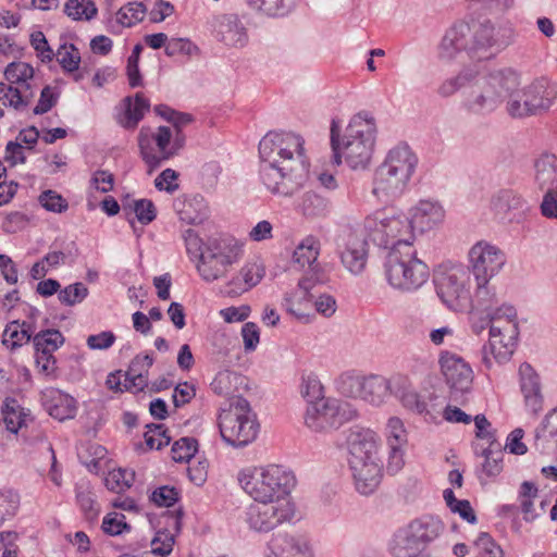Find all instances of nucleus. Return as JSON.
<instances>
[{
	"label": "nucleus",
	"instance_id": "1",
	"mask_svg": "<svg viewBox=\"0 0 557 557\" xmlns=\"http://www.w3.org/2000/svg\"><path fill=\"white\" fill-rule=\"evenodd\" d=\"M304 139L294 133H268L259 143L260 177L272 194L292 196L306 182Z\"/></svg>",
	"mask_w": 557,
	"mask_h": 557
},
{
	"label": "nucleus",
	"instance_id": "2",
	"mask_svg": "<svg viewBox=\"0 0 557 557\" xmlns=\"http://www.w3.org/2000/svg\"><path fill=\"white\" fill-rule=\"evenodd\" d=\"M339 131L338 122L332 120L331 147L334 163L341 164L344 157L352 170L368 168L375 145L376 124L374 117L369 112H359L350 120L342 140Z\"/></svg>",
	"mask_w": 557,
	"mask_h": 557
},
{
	"label": "nucleus",
	"instance_id": "3",
	"mask_svg": "<svg viewBox=\"0 0 557 557\" xmlns=\"http://www.w3.org/2000/svg\"><path fill=\"white\" fill-rule=\"evenodd\" d=\"M346 445L354 486L359 494L369 496L383 476L377 437L369 429L354 428L347 434Z\"/></svg>",
	"mask_w": 557,
	"mask_h": 557
},
{
	"label": "nucleus",
	"instance_id": "4",
	"mask_svg": "<svg viewBox=\"0 0 557 557\" xmlns=\"http://www.w3.org/2000/svg\"><path fill=\"white\" fill-rule=\"evenodd\" d=\"M417 165L418 158L407 144L393 147L374 172L372 194L383 202L400 197L408 189Z\"/></svg>",
	"mask_w": 557,
	"mask_h": 557
},
{
	"label": "nucleus",
	"instance_id": "5",
	"mask_svg": "<svg viewBox=\"0 0 557 557\" xmlns=\"http://www.w3.org/2000/svg\"><path fill=\"white\" fill-rule=\"evenodd\" d=\"M518 84L519 71L510 66L495 69L480 77L478 74L466 95L465 108L474 114L492 113L509 101Z\"/></svg>",
	"mask_w": 557,
	"mask_h": 557
},
{
	"label": "nucleus",
	"instance_id": "6",
	"mask_svg": "<svg viewBox=\"0 0 557 557\" xmlns=\"http://www.w3.org/2000/svg\"><path fill=\"white\" fill-rule=\"evenodd\" d=\"M237 480L244 492L253 500H292L290 492L295 486V476L282 466L248 467L238 472Z\"/></svg>",
	"mask_w": 557,
	"mask_h": 557
},
{
	"label": "nucleus",
	"instance_id": "7",
	"mask_svg": "<svg viewBox=\"0 0 557 557\" xmlns=\"http://www.w3.org/2000/svg\"><path fill=\"white\" fill-rule=\"evenodd\" d=\"M388 284L401 292H413L425 284L430 277L426 263L417 257L412 245L392 248L384 263Z\"/></svg>",
	"mask_w": 557,
	"mask_h": 557
},
{
	"label": "nucleus",
	"instance_id": "8",
	"mask_svg": "<svg viewBox=\"0 0 557 557\" xmlns=\"http://www.w3.org/2000/svg\"><path fill=\"white\" fill-rule=\"evenodd\" d=\"M557 99V85L545 76L534 78L522 86V74L519 72V84L506 103V112L512 119H527L549 110Z\"/></svg>",
	"mask_w": 557,
	"mask_h": 557
},
{
	"label": "nucleus",
	"instance_id": "9",
	"mask_svg": "<svg viewBox=\"0 0 557 557\" xmlns=\"http://www.w3.org/2000/svg\"><path fill=\"white\" fill-rule=\"evenodd\" d=\"M220 434L224 442L234 447H244L252 443L259 432L257 417L247 399L233 397L228 408L219 414Z\"/></svg>",
	"mask_w": 557,
	"mask_h": 557
},
{
	"label": "nucleus",
	"instance_id": "10",
	"mask_svg": "<svg viewBox=\"0 0 557 557\" xmlns=\"http://www.w3.org/2000/svg\"><path fill=\"white\" fill-rule=\"evenodd\" d=\"M443 531L444 524L437 517L423 516L414 519L395 533L391 553L394 557H429L423 552Z\"/></svg>",
	"mask_w": 557,
	"mask_h": 557
},
{
	"label": "nucleus",
	"instance_id": "11",
	"mask_svg": "<svg viewBox=\"0 0 557 557\" xmlns=\"http://www.w3.org/2000/svg\"><path fill=\"white\" fill-rule=\"evenodd\" d=\"M137 140L140 157L150 171L177 156L185 146L183 132L177 129L175 134L170 126H159L156 131L144 126L138 133Z\"/></svg>",
	"mask_w": 557,
	"mask_h": 557
},
{
	"label": "nucleus",
	"instance_id": "12",
	"mask_svg": "<svg viewBox=\"0 0 557 557\" xmlns=\"http://www.w3.org/2000/svg\"><path fill=\"white\" fill-rule=\"evenodd\" d=\"M242 256V246L232 237L209 238L199 255L197 270L207 282L222 277Z\"/></svg>",
	"mask_w": 557,
	"mask_h": 557
},
{
	"label": "nucleus",
	"instance_id": "13",
	"mask_svg": "<svg viewBox=\"0 0 557 557\" xmlns=\"http://www.w3.org/2000/svg\"><path fill=\"white\" fill-rule=\"evenodd\" d=\"M8 82L0 83V102L17 111L29 106L34 98L29 81L34 77V69L25 62H11L4 71Z\"/></svg>",
	"mask_w": 557,
	"mask_h": 557
},
{
	"label": "nucleus",
	"instance_id": "14",
	"mask_svg": "<svg viewBox=\"0 0 557 557\" xmlns=\"http://www.w3.org/2000/svg\"><path fill=\"white\" fill-rule=\"evenodd\" d=\"M294 517L295 505L292 500H253L246 509L248 527L260 533H268L283 523L290 522Z\"/></svg>",
	"mask_w": 557,
	"mask_h": 557
},
{
	"label": "nucleus",
	"instance_id": "15",
	"mask_svg": "<svg viewBox=\"0 0 557 557\" xmlns=\"http://www.w3.org/2000/svg\"><path fill=\"white\" fill-rule=\"evenodd\" d=\"M469 273L463 267H453L438 272L434 277L436 294L443 304L454 311L470 305Z\"/></svg>",
	"mask_w": 557,
	"mask_h": 557
},
{
	"label": "nucleus",
	"instance_id": "16",
	"mask_svg": "<svg viewBox=\"0 0 557 557\" xmlns=\"http://www.w3.org/2000/svg\"><path fill=\"white\" fill-rule=\"evenodd\" d=\"M504 29L497 28L490 21L469 25L468 57L483 60L492 57L495 51L510 44V37L503 34Z\"/></svg>",
	"mask_w": 557,
	"mask_h": 557
},
{
	"label": "nucleus",
	"instance_id": "17",
	"mask_svg": "<svg viewBox=\"0 0 557 557\" xmlns=\"http://www.w3.org/2000/svg\"><path fill=\"white\" fill-rule=\"evenodd\" d=\"M345 420L343 403L332 397L311 401L305 414L306 425L317 433H327L336 430Z\"/></svg>",
	"mask_w": 557,
	"mask_h": 557
},
{
	"label": "nucleus",
	"instance_id": "18",
	"mask_svg": "<svg viewBox=\"0 0 557 557\" xmlns=\"http://www.w3.org/2000/svg\"><path fill=\"white\" fill-rule=\"evenodd\" d=\"M469 269L475 282H490L504 267V252L485 240L475 243L469 250Z\"/></svg>",
	"mask_w": 557,
	"mask_h": 557
},
{
	"label": "nucleus",
	"instance_id": "19",
	"mask_svg": "<svg viewBox=\"0 0 557 557\" xmlns=\"http://www.w3.org/2000/svg\"><path fill=\"white\" fill-rule=\"evenodd\" d=\"M336 251L343 267L354 275L363 272L368 261V243L355 230L343 231L336 239Z\"/></svg>",
	"mask_w": 557,
	"mask_h": 557
},
{
	"label": "nucleus",
	"instance_id": "20",
	"mask_svg": "<svg viewBox=\"0 0 557 557\" xmlns=\"http://www.w3.org/2000/svg\"><path fill=\"white\" fill-rule=\"evenodd\" d=\"M438 362L446 383L450 387V398L458 401L459 395L471 389L472 369L461 357L449 351L441 352Z\"/></svg>",
	"mask_w": 557,
	"mask_h": 557
},
{
	"label": "nucleus",
	"instance_id": "21",
	"mask_svg": "<svg viewBox=\"0 0 557 557\" xmlns=\"http://www.w3.org/2000/svg\"><path fill=\"white\" fill-rule=\"evenodd\" d=\"M321 250L319 238L313 235L306 236L295 248L293 259L301 269L308 268L307 274L298 282L299 288L309 292L314 283L319 281L321 267L318 263V257Z\"/></svg>",
	"mask_w": 557,
	"mask_h": 557
},
{
	"label": "nucleus",
	"instance_id": "22",
	"mask_svg": "<svg viewBox=\"0 0 557 557\" xmlns=\"http://www.w3.org/2000/svg\"><path fill=\"white\" fill-rule=\"evenodd\" d=\"M445 210L438 201L423 199L409 209L408 220L412 225V233H424L443 223Z\"/></svg>",
	"mask_w": 557,
	"mask_h": 557
},
{
	"label": "nucleus",
	"instance_id": "23",
	"mask_svg": "<svg viewBox=\"0 0 557 557\" xmlns=\"http://www.w3.org/2000/svg\"><path fill=\"white\" fill-rule=\"evenodd\" d=\"M518 335L519 329H512L509 335L505 331H500L494 337L490 335L487 344L482 348V361L486 369L492 368L493 359L498 363L510 359L517 345Z\"/></svg>",
	"mask_w": 557,
	"mask_h": 557
},
{
	"label": "nucleus",
	"instance_id": "24",
	"mask_svg": "<svg viewBox=\"0 0 557 557\" xmlns=\"http://www.w3.org/2000/svg\"><path fill=\"white\" fill-rule=\"evenodd\" d=\"M469 24L459 23L446 30L438 46V58L442 61L450 62L468 55Z\"/></svg>",
	"mask_w": 557,
	"mask_h": 557
},
{
	"label": "nucleus",
	"instance_id": "25",
	"mask_svg": "<svg viewBox=\"0 0 557 557\" xmlns=\"http://www.w3.org/2000/svg\"><path fill=\"white\" fill-rule=\"evenodd\" d=\"M264 557H313V549L305 537L278 535L269 541Z\"/></svg>",
	"mask_w": 557,
	"mask_h": 557
},
{
	"label": "nucleus",
	"instance_id": "26",
	"mask_svg": "<svg viewBox=\"0 0 557 557\" xmlns=\"http://www.w3.org/2000/svg\"><path fill=\"white\" fill-rule=\"evenodd\" d=\"M385 246L384 248L399 247L404 245H412L414 234L412 233V225L408 216L401 214H388L385 211Z\"/></svg>",
	"mask_w": 557,
	"mask_h": 557
},
{
	"label": "nucleus",
	"instance_id": "27",
	"mask_svg": "<svg viewBox=\"0 0 557 557\" xmlns=\"http://www.w3.org/2000/svg\"><path fill=\"white\" fill-rule=\"evenodd\" d=\"M519 375L525 406L533 414H537L543 408L540 377L529 363L520 366Z\"/></svg>",
	"mask_w": 557,
	"mask_h": 557
},
{
	"label": "nucleus",
	"instance_id": "28",
	"mask_svg": "<svg viewBox=\"0 0 557 557\" xmlns=\"http://www.w3.org/2000/svg\"><path fill=\"white\" fill-rule=\"evenodd\" d=\"M264 274L265 269L261 262H247L227 283L226 293L230 296H239L257 286L263 278Z\"/></svg>",
	"mask_w": 557,
	"mask_h": 557
},
{
	"label": "nucleus",
	"instance_id": "29",
	"mask_svg": "<svg viewBox=\"0 0 557 557\" xmlns=\"http://www.w3.org/2000/svg\"><path fill=\"white\" fill-rule=\"evenodd\" d=\"M400 379H386L382 375L372 374L364 377L361 399L374 405L380 406L392 395L394 385L401 384Z\"/></svg>",
	"mask_w": 557,
	"mask_h": 557
},
{
	"label": "nucleus",
	"instance_id": "30",
	"mask_svg": "<svg viewBox=\"0 0 557 557\" xmlns=\"http://www.w3.org/2000/svg\"><path fill=\"white\" fill-rule=\"evenodd\" d=\"M214 30L225 45L243 47L247 42L246 28L236 15L224 14L215 17Z\"/></svg>",
	"mask_w": 557,
	"mask_h": 557
},
{
	"label": "nucleus",
	"instance_id": "31",
	"mask_svg": "<svg viewBox=\"0 0 557 557\" xmlns=\"http://www.w3.org/2000/svg\"><path fill=\"white\" fill-rule=\"evenodd\" d=\"M491 207L494 212L506 218L509 214L520 215L529 211L528 201L516 190L502 189L491 200Z\"/></svg>",
	"mask_w": 557,
	"mask_h": 557
},
{
	"label": "nucleus",
	"instance_id": "32",
	"mask_svg": "<svg viewBox=\"0 0 557 557\" xmlns=\"http://www.w3.org/2000/svg\"><path fill=\"white\" fill-rule=\"evenodd\" d=\"M123 102L124 111L119 114L117 123L126 129H135L149 111V101L141 94H136L134 100L126 97Z\"/></svg>",
	"mask_w": 557,
	"mask_h": 557
},
{
	"label": "nucleus",
	"instance_id": "33",
	"mask_svg": "<svg viewBox=\"0 0 557 557\" xmlns=\"http://www.w3.org/2000/svg\"><path fill=\"white\" fill-rule=\"evenodd\" d=\"M535 445L542 450L557 449V407L536 428Z\"/></svg>",
	"mask_w": 557,
	"mask_h": 557
},
{
	"label": "nucleus",
	"instance_id": "34",
	"mask_svg": "<svg viewBox=\"0 0 557 557\" xmlns=\"http://www.w3.org/2000/svg\"><path fill=\"white\" fill-rule=\"evenodd\" d=\"M535 182L541 189L557 185V157L550 153L540 156L534 163Z\"/></svg>",
	"mask_w": 557,
	"mask_h": 557
},
{
	"label": "nucleus",
	"instance_id": "35",
	"mask_svg": "<svg viewBox=\"0 0 557 557\" xmlns=\"http://www.w3.org/2000/svg\"><path fill=\"white\" fill-rule=\"evenodd\" d=\"M174 208L180 219L188 224H200L207 218V207L202 198H193L189 200L177 198Z\"/></svg>",
	"mask_w": 557,
	"mask_h": 557
},
{
	"label": "nucleus",
	"instance_id": "36",
	"mask_svg": "<svg viewBox=\"0 0 557 557\" xmlns=\"http://www.w3.org/2000/svg\"><path fill=\"white\" fill-rule=\"evenodd\" d=\"M491 333L492 337L505 331L507 335L511 334L512 329H518L517 311L512 306L502 305L491 310Z\"/></svg>",
	"mask_w": 557,
	"mask_h": 557
},
{
	"label": "nucleus",
	"instance_id": "37",
	"mask_svg": "<svg viewBox=\"0 0 557 557\" xmlns=\"http://www.w3.org/2000/svg\"><path fill=\"white\" fill-rule=\"evenodd\" d=\"M3 422L8 431L16 434L18 430L27 425L29 414L15 398H5L2 406Z\"/></svg>",
	"mask_w": 557,
	"mask_h": 557
},
{
	"label": "nucleus",
	"instance_id": "38",
	"mask_svg": "<svg viewBox=\"0 0 557 557\" xmlns=\"http://www.w3.org/2000/svg\"><path fill=\"white\" fill-rule=\"evenodd\" d=\"M385 211H375L363 220L362 231L360 234L364 238H369L374 245L379 247L385 246Z\"/></svg>",
	"mask_w": 557,
	"mask_h": 557
},
{
	"label": "nucleus",
	"instance_id": "39",
	"mask_svg": "<svg viewBox=\"0 0 557 557\" xmlns=\"http://www.w3.org/2000/svg\"><path fill=\"white\" fill-rule=\"evenodd\" d=\"M33 336L32 325L27 322L20 323L18 321L10 322L2 334V343L11 349L21 347L27 344Z\"/></svg>",
	"mask_w": 557,
	"mask_h": 557
},
{
	"label": "nucleus",
	"instance_id": "40",
	"mask_svg": "<svg viewBox=\"0 0 557 557\" xmlns=\"http://www.w3.org/2000/svg\"><path fill=\"white\" fill-rule=\"evenodd\" d=\"M539 490L537 487L528 481H524L521 484V488L519 492V500L521 510L523 513V519L527 522L534 521L542 512H544V502L541 503V511H536L533 505V498L537 497Z\"/></svg>",
	"mask_w": 557,
	"mask_h": 557
},
{
	"label": "nucleus",
	"instance_id": "41",
	"mask_svg": "<svg viewBox=\"0 0 557 557\" xmlns=\"http://www.w3.org/2000/svg\"><path fill=\"white\" fill-rule=\"evenodd\" d=\"M478 71L467 67L456 76L445 79L437 88V94L443 98L455 95L460 88L469 86L475 79Z\"/></svg>",
	"mask_w": 557,
	"mask_h": 557
},
{
	"label": "nucleus",
	"instance_id": "42",
	"mask_svg": "<svg viewBox=\"0 0 557 557\" xmlns=\"http://www.w3.org/2000/svg\"><path fill=\"white\" fill-rule=\"evenodd\" d=\"M36 354L50 358L64 342V337L58 330L41 331L33 337Z\"/></svg>",
	"mask_w": 557,
	"mask_h": 557
},
{
	"label": "nucleus",
	"instance_id": "43",
	"mask_svg": "<svg viewBox=\"0 0 557 557\" xmlns=\"http://www.w3.org/2000/svg\"><path fill=\"white\" fill-rule=\"evenodd\" d=\"M395 379H400L403 382L399 385H394L392 394H394L407 409L423 412L425 404L420 400L418 393L410 387L408 380L404 376H395Z\"/></svg>",
	"mask_w": 557,
	"mask_h": 557
},
{
	"label": "nucleus",
	"instance_id": "44",
	"mask_svg": "<svg viewBox=\"0 0 557 557\" xmlns=\"http://www.w3.org/2000/svg\"><path fill=\"white\" fill-rule=\"evenodd\" d=\"M475 284L476 287L470 300L472 308L487 311L495 309L498 300L494 287L490 282H475Z\"/></svg>",
	"mask_w": 557,
	"mask_h": 557
},
{
	"label": "nucleus",
	"instance_id": "45",
	"mask_svg": "<svg viewBox=\"0 0 557 557\" xmlns=\"http://www.w3.org/2000/svg\"><path fill=\"white\" fill-rule=\"evenodd\" d=\"M299 208L304 215L308 218H318L326 215L330 206L327 199L324 197L313 191H308L304 194Z\"/></svg>",
	"mask_w": 557,
	"mask_h": 557
},
{
	"label": "nucleus",
	"instance_id": "46",
	"mask_svg": "<svg viewBox=\"0 0 557 557\" xmlns=\"http://www.w3.org/2000/svg\"><path fill=\"white\" fill-rule=\"evenodd\" d=\"M247 4L269 16H284L293 9L295 0H246Z\"/></svg>",
	"mask_w": 557,
	"mask_h": 557
},
{
	"label": "nucleus",
	"instance_id": "47",
	"mask_svg": "<svg viewBox=\"0 0 557 557\" xmlns=\"http://www.w3.org/2000/svg\"><path fill=\"white\" fill-rule=\"evenodd\" d=\"M364 377L352 372H344L336 380V387L345 397L361 399Z\"/></svg>",
	"mask_w": 557,
	"mask_h": 557
},
{
	"label": "nucleus",
	"instance_id": "48",
	"mask_svg": "<svg viewBox=\"0 0 557 557\" xmlns=\"http://www.w3.org/2000/svg\"><path fill=\"white\" fill-rule=\"evenodd\" d=\"M147 14V8L143 2H128L116 12V21L123 27H132L141 22Z\"/></svg>",
	"mask_w": 557,
	"mask_h": 557
},
{
	"label": "nucleus",
	"instance_id": "49",
	"mask_svg": "<svg viewBox=\"0 0 557 557\" xmlns=\"http://www.w3.org/2000/svg\"><path fill=\"white\" fill-rule=\"evenodd\" d=\"M49 414L59 421L71 419L76 413V401L65 394L55 396L49 406Z\"/></svg>",
	"mask_w": 557,
	"mask_h": 557
},
{
	"label": "nucleus",
	"instance_id": "50",
	"mask_svg": "<svg viewBox=\"0 0 557 557\" xmlns=\"http://www.w3.org/2000/svg\"><path fill=\"white\" fill-rule=\"evenodd\" d=\"M239 380V376L231 371L219 372L210 386L214 394L219 396L228 397L230 400L234 397L233 394L236 391L235 384Z\"/></svg>",
	"mask_w": 557,
	"mask_h": 557
},
{
	"label": "nucleus",
	"instance_id": "51",
	"mask_svg": "<svg viewBox=\"0 0 557 557\" xmlns=\"http://www.w3.org/2000/svg\"><path fill=\"white\" fill-rule=\"evenodd\" d=\"M76 499L87 520H94L98 516L99 506L88 484L77 485Z\"/></svg>",
	"mask_w": 557,
	"mask_h": 557
},
{
	"label": "nucleus",
	"instance_id": "52",
	"mask_svg": "<svg viewBox=\"0 0 557 557\" xmlns=\"http://www.w3.org/2000/svg\"><path fill=\"white\" fill-rule=\"evenodd\" d=\"M64 11L73 20L89 21L97 14V8L91 0H67Z\"/></svg>",
	"mask_w": 557,
	"mask_h": 557
},
{
	"label": "nucleus",
	"instance_id": "53",
	"mask_svg": "<svg viewBox=\"0 0 557 557\" xmlns=\"http://www.w3.org/2000/svg\"><path fill=\"white\" fill-rule=\"evenodd\" d=\"M135 479L133 471L126 469H114L108 473L104 483L106 486L115 493H121L131 487Z\"/></svg>",
	"mask_w": 557,
	"mask_h": 557
},
{
	"label": "nucleus",
	"instance_id": "54",
	"mask_svg": "<svg viewBox=\"0 0 557 557\" xmlns=\"http://www.w3.org/2000/svg\"><path fill=\"white\" fill-rule=\"evenodd\" d=\"M57 59L65 72H77L81 63V53L73 44H64L57 51Z\"/></svg>",
	"mask_w": 557,
	"mask_h": 557
},
{
	"label": "nucleus",
	"instance_id": "55",
	"mask_svg": "<svg viewBox=\"0 0 557 557\" xmlns=\"http://www.w3.org/2000/svg\"><path fill=\"white\" fill-rule=\"evenodd\" d=\"M198 449V442L193 437H182L172 446V459L176 462L189 461Z\"/></svg>",
	"mask_w": 557,
	"mask_h": 557
},
{
	"label": "nucleus",
	"instance_id": "56",
	"mask_svg": "<svg viewBox=\"0 0 557 557\" xmlns=\"http://www.w3.org/2000/svg\"><path fill=\"white\" fill-rule=\"evenodd\" d=\"M164 52L168 57H175L178 54L195 57L198 55L199 48L188 38H172L168 41Z\"/></svg>",
	"mask_w": 557,
	"mask_h": 557
},
{
	"label": "nucleus",
	"instance_id": "57",
	"mask_svg": "<svg viewBox=\"0 0 557 557\" xmlns=\"http://www.w3.org/2000/svg\"><path fill=\"white\" fill-rule=\"evenodd\" d=\"M145 441L150 449H161L171 442V436L163 424H150L145 433Z\"/></svg>",
	"mask_w": 557,
	"mask_h": 557
},
{
	"label": "nucleus",
	"instance_id": "58",
	"mask_svg": "<svg viewBox=\"0 0 557 557\" xmlns=\"http://www.w3.org/2000/svg\"><path fill=\"white\" fill-rule=\"evenodd\" d=\"M385 435L387 445L406 446L407 444V432L403 421L397 417L388 419Z\"/></svg>",
	"mask_w": 557,
	"mask_h": 557
},
{
	"label": "nucleus",
	"instance_id": "59",
	"mask_svg": "<svg viewBox=\"0 0 557 557\" xmlns=\"http://www.w3.org/2000/svg\"><path fill=\"white\" fill-rule=\"evenodd\" d=\"M300 394L304 398L308 399L309 404L311 401L319 400L324 398L322 396L323 386L318 379V376L313 373H309L307 375H302L300 383Z\"/></svg>",
	"mask_w": 557,
	"mask_h": 557
},
{
	"label": "nucleus",
	"instance_id": "60",
	"mask_svg": "<svg viewBox=\"0 0 557 557\" xmlns=\"http://www.w3.org/2000/svg\"><path fill=\"white\" fill-rule=\"evenodd\" d=\"M478 557H504L499 545L487 533H481L474 542Z\"/></svg>",
	"mask_w": 557,
	"mask_h": 557
},
{
	"label": "nucleus",
	"instance_id": "61",
	"mask_svg": "<svg viewBox=\"0 0 557 557\" xmlns=\"http://www.w3.org/2000/svg\"><path fill=\"white\" fill-rule=\"evenodd\" d=\"M129 208L135 213L137 220L145 225L151 223L157 216V209L149 199L133 200Z\"/></svg>",
	"mask_w": 557,
	"mask_h": 557
},
{
	"label": "nucleus",
	"instance_id": "62",
	"mask_svg": "<svg viewBox=\"0 0 557 557\" xmlns=\"http://www.w3.org/2000/svg\"><path fill=\"white\" fill-rule=\"evenodd\" d=\"M498 448L499 444H495L494 446L484 448L482 451L485 459L483 471L490 476L498 474L502 470V453Z\"/></svg>",
	"mask_w": 557,
	"mask_h": 557
},
{
	"label": "nucleus",
	"instance_id": "63",
	"mask_svg": "<svg viewBox=\"0 0 557 557\" xmlns=\"http://www.w3.org/2000/svg\"><path fill=\"white\" fill-rule=\"evenodd\" d=\"M88 295V289L83 283H74L59 293V300L66 306H74L83 301Z\"/></svg>",
	"mask_w": 557,
	"mask_h": 557
},
{
	"label": "nucleus",
	"instance_id": "64",
	"mask_svg": "<svg viewBox=\"0 0 557 557\" xmlns=\"http://www.w3.org/2000/svg\"><path fill=\"white\" fill-rule=\"evenodd\" d=\"M20 497L13 491H0V524L13 517L18 508Z\"/></svg>",
	"mask_w": 557,
	"mask_h": 557
}]
</instances>
